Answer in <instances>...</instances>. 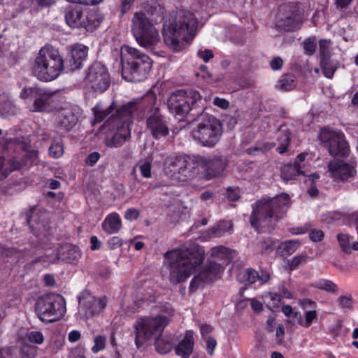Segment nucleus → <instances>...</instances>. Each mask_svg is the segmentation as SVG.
I'll return each instance as SVG.
<instances>
[{"mask_svg":"<svg viewBox=\"0 0 358 358\" xmlns=\"http://www.w3.org/2000/svg\"><path fill=\"white\" fill-rule=\"evenodd\" d=\"M8 164L10 166L9 171L11 172L15 170L20 169L22 167V164L17 159H12L8 161Z\"/></svg>","mask_w":358,"mask_h":358,"instance_id":"nucleus-64","label":"nucleus"},{"mask_svg":"<svg viewBox=\"0 0 358 358\" xmlns=\"http://www.w3.org/2000/svg\"><path fill=\"white\" fill-rule=\"evenodd\" d=\"M27 222L36 236L49 234V213L46 210L37 207L31 208V214L27 216Z\"/></svg>","mask_w":358,"mask_h":358,"instance_id":"nucleus-17","label":"nucleus"},{"mask_svg":"<svg viewBox=\"0 0 358 358\" xmlns=\"http://www.w3.org/2000/svg\"><path fill=\"white\" fill-rule=\"evenodd\" d=\"M78 117L69 108L59 110L57 114L58 124L69 130L77 123Z\"/></svg>","mask_w":358,"mask_h":358,"instance_id":"nucleus-25","label":"nucleus"},{"mask_svg":"<svg viewBox=\"0 0 358 358\" xmlns=\"http://www.w3.org/2000/svg\"><path fill=\"white\" fill-rule=\"evenodd\" d=\"M135 0H122L121 13L125 14L131 8Z\"/></svg>","mask_w":358,"mask_h":358,"instance_id":"nucleus-61","label":"nucleus"},{"mask_svg":"<svg viewBox=\"0 0 358 358\" xmlns=\"http://www.w3.org/2000/svg\"><path fill=\"white\" fill-rule=\"evenodd\" d=\"M122 50L130 57L127 62H122V76L129 82L145 80L152 66V61L146 54L135 48L124 45Z\"/></svg>","mask_w":358,"mask_h":358,"instance_id":"nucleus-6","label":"nucleus"},{"mask_svg":"<svg viewBox=\"0 0 358 358\" xmlns=\"http://www.w3.org/2000/svg\"><path fill=\"white\" fill-rule=\"evenodd\" d=\"M85 13L78 6L69 7L66 10L65 20L67 24L73 28L83 27Z\"/></svg>","mask_w":358,"mask_h":358,"instance_id":"nucleus-21","label":"nucleus"},{"mask_svg":"<svg viewBox=\"0 0 358 358\" xmlns=\"http://www.w3.org/2000/svg\"><path fill=\"white\" fill-rule=\"evenodd\" d=\"M101 22V19L96 12H88L87 13H85L83 27L86 29L87 31H92L100 25Z\"/></svg>","mask_w":358,"mask_h":358,"instance_id":"nucleus-31","label":"nucleus"},{"mask_svg":"<svg viewBox=\"0 0 358 358\" xmlns=\"http://www.w3.org/2000/svg\"><path fill=\"white\" fill-rule=\"evenodd\" d=\"M99 158L100 154L97 152H94L87 157L85 163L90 166H93L97 162Z\"/></svg>","mask_w":358,"mask_h":358,"instance_id":"nucleus-56","label":"nucleus"},{"mask_svg":"<svg viewBox=\"0 0 358 358\" xmlns=\"http://www.w3.org/2000/svg\"><path fill=\"white\" fill-rule=\"evenodd\" d=\"M199 101L201 96L196 91L178 90L168 99V106L171 113L185 115L194 110V107Z\"/></svg>","mask_w":358,"mask_h":358,"instance_id":"nucleus-12","label":"nucleus"},{"mask_svg":"<svg viewBox=\"0 0 358 358\" xmlns=\"http://www.w3.org/2000/svg\"><path fill=\"white\" fill-rule=\"evenodd\" d=\"M329 171L331 176L338 180H346L355 174L353 166L338 159H333L329 163Z\"/></svg>","mask_w":358,"mask_h":358,"instance_id":"nucleus-19","label":"nucleus"},{"mask_svg":"<svg viewBox=\"0 0 358 358\" xmlns=\"http://www.w3.org/2000/svg\"><path fill=\"white\" fill-rule=\"evenodd\" d=\"M226 161L222 157H215L207 162V177L208 179L219 176L226 167Z\"/></svg>","mask_w":358,"mask_h":358,"instance_id":"nucleus-26","label":"nucleus"},{"mask_svg":"<svg viewBox=\"0 0 358 358\" xmlns=\"http://www.w3.org/2000/svg\"><path fill=\"white\" fill-rule=\"evenodd\" d=\"M287 322L292 325L295 324L296 323L301 326L303 325L302 315L299 312H294L292 315V317H289V320H287Z\"/></svg>","mask_w":358,"mask_h":358,"instance_id":"nucleus-55","label":"nucleus"},{"mask_svg":"<svg viewBox=\"0 0 358 358\" xmlns=\"http://www.w3.org/2000/svg\"><path fill=\"white\" fill-rule=\"evenodd\" d=\"M87 54V48L84 45H76L72 47L70 55L71 70L74 71L81 66L83 61Z\"/></svg>","mask_w":358,"mask_h":358,"instance_id":"nucleus-23","label":"nucleus"},{"mask_svg":"<svg viewBox=\"0 0 358 358\" xmlns=\"http://www.w3.org/2000/svg\"><path fill=\"white\" fill-rule=\"evenodd\" d=\"M198 56L201 57L205 62H208L213 57V53L210 50L206 49L203 51H199Z\"/></svg>","mask_w":358,"mask_h":358,"instance_id":"nucleus-58","label":"nucleus"},{"mask_svg":"<svg viewBox=\"0 0 358 358\" xmlns=\"http://www.w3.org/2000/svg\"><path fill=\"white\" fill-rule=\"evenodd\" d=\"M85 304H87V307H83L86 310H88V313L91 315H94L96 313H99L101 312V310H98V305L96 304L95 301L93 302H85Z\"/></svg>","mask_w":358,"mask_h":358,"instance_id":"nucleus-57","label":"nucleus"},{"mask_svg":"<svg viewBox=\"0 0 358 358\" xmlns=\"http://www.w3.org/2000/svg\"><path fill=\"white\" fill-rule=\"evenodd\" d=\"M232 227L229 222H220L216 226L210 228L207 234L210 238L220 237Z\"/></svg>","mask_w":358,"mask_h":358,"instance_id":"nucleus-33","label":"nucleus"},{"mask_svg":"<svg viewBox=\"0 0 358 358\" xmlns=\"http://www.w3.org/2000/svg\"><path fill=\"white\" fill-rule=\"evenodd\" d=\"M131 31L138 43L144 48L157 45L160 36L150 20L143 13H135L132 19Z\"/></svg>","mask_w":358,"mask_h":358,"instance_id":"nucleus-10","label":"nucleus"},{"mask_svg":"<svg viewBox=\"0 0 358 358\" xmlns=\"http://www.w3.org/2000/svg\"><path fill=\"white\" fill-rule=\"evenodd\" d=\"M164 166L167 174L181 182L187 181L198 174L196 163L187 156L169 157Z\"/></svg>","mask_w":358,"mask_h":358,"instance_id":"nucleus-11","label":"nucleus"},{"mask_svg":"<svg viewBox=\"0 0 358 358\" xmlns=\"http://www.w3.org/2000/svg\"><path fill=\"white\" fill-rule=\"evenodd\" d=\"M86 83L97 92H105L110 86V78L106 67L100 62H94L87 69Z\"/></svg>","mask_w":358,"mask_h":358,"instance_id":"nucleus-15","label":"nucleus"},{"mask_svg":"<svg viewBox=\"0 0 358 358\" xmlns=\"http://www.w3.org/2000/svg\"><path fill=\"white\" fill-rule=\"evenodd\" d=\"M33 69L39 80L52 81L63 71L64 60L57 49L51 45H45L35 58Z\"/></svg>","mask_w":358,"mask_h":358,"instance_id":"nucleus-5","label":"nucleus"},{"mask_svg":"<svg viewBox=\"0 0 358 358\" xmlns=\"http://www.w3.org/2000/svg\"><path fill=\"white\" fill-rule=\"evenodd\" d=\"M278 27L285 31H293L302 22L300 8L298 3L289 2L279 7L278 12Z\"/></svg>","mask_w":358,"mask_h":358,"instance_id":"nucleus-14","label":"nucleus"},{"mask_svg":"<svg viewBox=\"0 0 358 358\" xmlns=\"http://www.w3.org/2000/svg\"><path fill=\"white\" fill-rule=\"evenodd\" d=\"M227 196L229 201H236L240 198V190L238 188L229 187L227 191Z\"/></svg>","mask_w":358,"mask_h":358,"instance_id":"nucleus-51","label":"nucleus"},{"mask_svg":"<svg viewBox=\"0 0 358 358\" xmlns=\"http://www.w3.org/2000/svg\"><path fill=\"white\" fill-rule=\"evenodd\" d=\"M78 257H80V252L76 247L71 245H64L61 247L58 254L50 262L55 263L57 261L62 260L73 263Z\"/></svg>","mask_w":358,"mask_h":358,"instance_id":"nucleus-22","label":"nucleus"},{"mask_svg":"<svg viewBox=\"0 0 358 358\" xmlns=\"http://www.w3.org/2000/svg\"><path fill=\"white\" fill-rule=\"evenodd\" d=\"M291 138L292 134L288 129H280V134L277 138L279 145L276 149L278 153L283 154L287 151Z\"/></svg>","mask_w":358,"mask_h":358,"instance_id":"nucleus-30","label":"nucleus"},{"mask_svg":"<svg viewBox=\"0 0 358 358\" xmlns=\"http://www.w3.org/2000/svg\"><path fill=\"white\" fill-rule=\"evenodd\" d=\"M95 301L96 304L98 305V310L102 311L106 306V299L105 297L101 299H96L90 294L83 295L79 296V306L80 307H87L85 302H93Z\"/></svg>","mask_w":358,"mask_h":358,"instance_id":"nucleus-35","label":"nucleus"},{"mask_svg":"<svg viewBox=\"0 0 358 358\" xmlns=\"http://www.w3.org/2000/svg\"><path fill=\"white\" fill-rule=\"evenodd\" d=\"M319 48L322 58L329 57L330 41L320 40Z\"/></svg>","mask_w":358,"mask_h":358,"instance_id":"nucleus-46","label":"nucleus"},{"mask_svg":"<svg viewBox=\"0 0 358 358\" xmlns=\"http://www.w3.org/2000/svg\"><path fill=\"white\" fill-rule=\"evenodd\" d=\"M38 90L37 87H29V88H24L20 94V97L22 99H27L29 97L35 98V96Z\"/></svg>","mask_w":358,"mask_h":358,"instance_id":"nucleus-52","label":"nucleus"},{"mask_svg":"<svg viewBox=\"0 0 358 358\" xmlns=\"http://www.w3.org/2000/svg\"><path fill=\"white\" fill-rule=\"evenodd\" d=\"M319 138L328 148L329 153L331 156L347 157L349 155V145L342 131L325 127L321 130Z\"/></svg>","mask_w":358,"mask_h":358,"instance_id":"nucleus-13","label":"nucleus"},{"mask_svg":"<svg viewBox=\"0 0 358 358\" xmlns=\"http://www.w3.org/2000/svg\"><path fill=\"white\" fill-rule=\"evenodd\" d=\"M112 106L103 109L100 106H96L94 108V113L96 120L99 122L102 121L106 118L112 111Z\"/></svg>","mask_w":358,"mask_h":358,"instance_id":"nucleus-43","label":"nucleus"},{"mask_svg":"<svg viewBox=\"0 0 358 358\" xmlns=\"http://www.w3.org/2000/svg\"><path fill=\"white\" fill-rule=\"evenodd\" d=\"M147 126L152 135L157 139L166 136L169 133L166 121L158 108H155L150 111V114L147 119Z\"/></svg>","mask_w":358,"mask_h":358,"instance_id":"nucleus-18","label":"nucleus"},{"mask_svg":"<svg viewBox=\"0 0 358 358\" xmlns=\"http://www.w3.org/2000/svg\"><path fill=\"white\" fill-rule=\"evenodd\" d=\"M303 49L306 55H312L316 50V38L315 37L308 38L303 43Z\"/></svg>","mask_w":358,"mask_h":358,"instance_id":"nucleus-44","label":"nucleus"},{"mask_svg":"<svg viewBox=\"0 0 358 358\" xmlns=\"http://www.w3.org/2000/svg\"><path fill=\"white\" fill-rule=\"evenodd\" d=\"M137 109V102H129L117 110L116 115H112L107 121L108 126H112L114 130V133L108 134L105 138L107 147H121L131 138L129 126L132 123L133 115Z\"/></svg>","mask_w":358,"mask_h":358,"instance_id":"nucleus-4","label":"nucleus"},{"mask_svg":"<svg viewBox=\"0 0 358 358\" xmlns=\"http://www.w3.org/2000/svg\"><path fill=\"white\" fill-rule=\"evenodd\" d=\"M282 64V59L279 57H274L270 62L271 67L273 70H278L281 69Z\"/></svg>","mask_w":358,"mask_h":358,"instance_id":"nucleus-63","label":"nucleus"},{"mask_svg":"<svg viewBox=\"0 0 358 358\" xmlns=\"http://www.w3.org/2000/svg\"><path fill=\"white\" fill-rule=\"evenodd\" d=\"M316 287L331 293H336L338 291L337 285L329 280H320L317 283Z\"/></svg>","mask_w":358,"mask_h":358,"instance_id":"nucleus-39","label":"nucleus"},{"mask_svg":"<svg viewBox=\"0 0 358 358\" xmlns=\"http://www.w3.org/2000/svg\"><path fill=\"white\" fill-rule=\"evenodd\" d=\"M337 239L342 250L346 253L351 252V245H350V237L345 234H338Z\"/></svg>","mask_w":358,"mask_h":358,"instance_id":"nucleus-40","label":"nucleus"},{"mask_svg":"<svg viewBox=\"0 0 358 358\" xmlns=\"http://www.w3.org/2000/svg\"><path fill=\"white\" fill-rule=\"evenodd\" d=\"M301 169V165L296 162L284 165L281 169V177L285 181L293 180L297 176L303 175Z\"/></svg>","mask_w":358,"mask_h":358,"instance_id":"nucleus-27","label":"nucleus"},{"mask_svg":"<svg viewBox=\"0 0 358 358\" xmlns=\"http://www.w3.org/2000/svg\"><path fill=\"white\" fill-rule=\"evenodd\" d=\"M194 333L192 331H187L184 338L179 343L176 348L177 355L184 358L188 357L193 351L194 348Z\"/></svg>","mask_w":358,"mask_h":358,"instance_id":"nucleus-24","label":"nucleus"},{"mask_svg":"<svg viewBox=\"0 0 358 358\" xmlns=\"http://www.w3.org/2000/svg\"><path fill=\"white\" fill-rule=\"evenodd\" d=\"M138 167L143 177L145 178H150L152 177L150 159H145L139 164Z\"/></svg>","mask_w":358,"mask_h":358,"instance_id":"nucleus-45","label":"nucleus"},{"mask_svg":"<svg viewBox=\"0 0 358 358\" xmlns=\"http://www.w3.org/2000/svg\"><path fill=\"white\" fill-rule=\"evenodd\" d=\"M321 67L325 77L332 78L338 68V63L332 61L329 57L321 58Z\"/></svg>","mask_w":358,"mask_h":358,"instance_id":"nucleus-32","label":"nucleus"},{"mask_svg":"<svg viewBox=\"0 0 358 358\" xmlns=\"http://www.w3.org/2000/svg\"><path fill=\"white\" fill-rule=\"evenodd\" d=\"M296 85V77L293 74H285L279 80L278 87L283 91H289Z\"/></svg>","mask_w":358,"mask_h":358,"instance_id":"nucleus-34","label":"nucleus"},{"mask_svg":"<svg viewBox=\"0 0 358 358\" xmlns=\"http://www.w3.org/2000/svg\"><path fill=\"white\" fill-rule=\"evenodd\" d=\"M34 310L43 323H51L59 320L66 311L64 298L57 294H48L38 298Z\"/></svg>","mask_w":358,"mask_h":358,"instance_id":"nucleus-8","label":"nucleus"},{"mask_svg":"<svg viewBox=\"0 0 358 358\" xmlns=\"http://www.w3.org/2000/svg\"><path fill=\"white\" fill-rule=\"evenodd\" d=\"M228 249L222 245H219L213 248L210 250V256L215 257L219 258H223L226 255H227Z\"/></svg>","mask_w":358,"mask_h":358,"instance_id":"nucleus-47","label":"nucleus"},{"mask_svg":"<svg viewBox=\"0 0 358 358\" xmlns=\"http://www.w3.org/2000/svg\"><path fill=\"white\" fill-rule=\"evenodd\" d=\"M216 341L212 337H208L206 340V350L210 355H213L216 346Z\"/></svg>","mask_w":358,"mask_h":358,"instance_id":"nucleus-59","label":"nucleus"},{"mask_svg":"<svg viewBox=\"0 0 358 358\" xmlns=\"http://www.w3.org/2000/svg\"><path fill=\"white\" fill-rule=\"evenodd\" d=\"M198 20L189 12L180 10L174 18H170L164 24V43L173 51L182 50L185 43L192 40L196 34Z\"/></svg>","mask_w":358,"mask_h":358,"instance_id":"nucleus-2","label":"nucleus"},{"mask_svg":"<svg viewBox=\"0 0 358 358\" xmlns=\"http://www.w3.org/2000/svg\"><path fill=\"white\" fill-rule=\"evenodd\" d=\"M290 203L289 196L286 193H282L273 198L262 199L256 202L252 213L250 217V222L254 228H268L270 231L273 229L271 223L281 219Z\"/></svg>","mask_w":358,"mask_h":358,"instance_id":"nucleus-3","label":"nucleus"},{"mask_svg":"<svg viewBox=\"0 0 358 358\" xmlns=\"http://www.w3.org/2000/svg\"><path fill=\"white\" fill-rule=\"evenodd\" d=\"M28 338L30 342L36 344H41L44 341V337L40 331H31L28 335Z\"/></svg>","mask_w":358,"mask_h":358,"instance_id":"nucleus-49","label":"nucleus"},{"mask_svg":"<svg viewBox=\"0 0 358 358\" xmlns=\"http://www.w3.org/2000/svg\"><path fill=\"white\" fill-rule=\"evenodd\" d=\"M340 306L342 308L351 309L352 308V296H341L338 299Z\"/></svg>","mask_w":358,"mask_h":358,"instance_id":"nucleus-50","label":"nucleus"},{"mask_svg":"<svg viewBox=\"0 0 358 358\" xmlns=\"http://www.w3.org/2000/svg\"><path fill=\"white\" fill-rule=\"evenodd\" d=\"M103 230L108 234H114L121 227V220L117 213H112L106 217L102 224Z\"/></svg>","mask_w":358,"mask_h":358,"instance_id":"nucleus-29","label":"nucleus"},{"mask_svg":"<svg viewBox=\"0 0 358 358\" xmlns=\"http://www.w3.org/2000/svg\"><path fill=\"white\" fill-rule=\"evenodd\" d=\"M204 256L203 248L199 245L167 251L164 257L169 272V280L173 284L185 281L203 262Z\"/></svg>","mask_w":358,"mask_h":358,"instance_id":"nucleus-1","label":"nucleus"},{"mask_svg":"<svg viewBox=\"0 0 358 358\" xmlns=\"http://www.w3.org/2000/svg\"><path fill=\"white\" fill-rule=\"evenodd\" d=\"M258 273L252 268H247L241 272L238 275V280L246 285H250L256 282Z\"/></svg>","mask_w":358,"mask_h":358,"instance_id":"nucleus-36","label":"nucleus"},{"mask_svg":"<svg viewBox=\"0 0 358 358\" xmlns=\"http://www.w3.org/2000/svg\"><path fill=\"white\" fill-rule=\"evenodd\" d=\"M139 213L136 209L130 208L125 213V218L129 220H133L138 218Z\"/></svg>","mask_w":358,"mask_h":358,"instance_id":"nucleus-62","label":"nucleus"},{"mask_svg":"<svg viewBox=\"0 0 358 358\" xmlns=\"http://www.w3.org/2000/svg\"><path fill=\"white\" fill-rule=\"evenodd\" d=\"M174 344V338L172 335H163L157 338L155 342L156 350L161 354L170 352Z\"/></svg>","mask_w":358,"mask_h":358,"instance_id":"nucleus-28","label":"nucleus"},{"mask_svg":"<svg viewBox=\"0 0 358 358\" xmlns=\"http://www.w3.org/2000/svg\"><path fill=\"white\" fill-rule=\"evenodd\" d=\"M317 317V313L315 310H308L305 313L306 322L303 323V327H309L313 321Z\"/></svg>","mask_w":358,"mask_h":358,"instance_id":"nucleus-53","label":"nucleus"},{"mask_svg":"<svg viewBox=\"0 0 358 358\" xmlns=\"http://www.w3.org/2000/svg\"><path fill=\"white\" fill-rule=\"evenodd\" d=\"M50 155L54 158H59L64 153V148L62 139L60 138H55L52 144L49 148Z\"/></svg>","mask_w":358,"mask_h":358,"instance_id":"nucleus-37","label":"nucleus"},{"mask_svg":"<svg viewBox=\"0 0 358 358\" xmlns=\"http://www.w3.org/2000/svg\"><path fill=\"white\" fill-rule=\"evenodd\" d=\"M106 336L98 335L94 338V345L92 348V350L94 353H97L101 350H103L106 346Z\"/></svg>","mask_w":358,"mask_h":358,"instance_id":"nucleus-42","label":"nucleus"},{"mask_svg":"<svg viewBox=\"0 0 358 358\" xmlns=\"http://www.w3.org/2000/svg\"><path fill=\"white\" fill-rule=\"evenodd\" d=\"M15 113V107L12 103L6 99H0V114L2 115H9Z\"/></svg>","mask_w":358,"mask_h":358,"instance_id":"nucleus-38","label":"nucleus"},{"mask_svg":"<svg viewBox=\"0 0 358 358\" xmlns=\"http://www.w3.org/2000/svg\"><path fill=\"white\" fill-rule=\"evenodd\" d=\"M213 103L215 106L220 107L222 109H226L229 107V101L225 99L216 97L213 100Z\"/></svg>","mask_w":358,"mask_h":358,"instance_id":"nucleus-60","label":"nucleus"},{"mask_svg":"<svg viewBox=\"0 0 358 358\" xmlns=\"http://www.w3.org/2000/svg\"><path fill=\"white\" fill-rule=\"evenodd\" d=\"M54 94L47 90L38 88L34 103V110L49 111L52 107Z\"/></svg>","mask_w":358,"mask_h":358,"instance_id":"nucleus-20","label":"nucleus"},{"mask_svg":"<svg viewBox=\"0 0 358 358\" xmlns=\"http://www.w3.org/2000/svg\"><path fill=\"white\" fill-rule=\"evenodd\" d=\"M324 232L320 229H314L309 234L310 239L313 242H320L324 238Z\"/></svg>","mask_w":358,"mask_h":358,"instance_id":"nucleus-54","label":"nucleus"},{"mask_svg":"<svg viewBox=\"0 0 358 358\" xmlns=\"http://www.w3.org/2000/svg\"><path fill=\"white\" fill-rule=\"evenodd\" d=\"M299 245L300 243L299 241L289 240L283 242L281 245V247L287 255H292L297 250Z\"/></svg>","mask_w":358,"mask_h":358,"instance_id":"nucleus-41","label":"nucleus"},{"mask_svg":"<svg viewBox=\"0 0 358 358\" xmlns=\"http://www.w3.org/2000/svg\"><path fill=\"white\" fill-rule=\"evenodd\" d=\"M169 324L168 318L162 315L145 317L136 320L134 325L135 343L138 348L153 337L161 335Z\"/></svg>","mask_w":358,"mask_h":358,"instance_id":"nucleus-9","label":"nucleus"},{"mask_svg":"<svg viewBox=\"0 0 358 358\" xmlns=\"http://www.w3.org/2000/svg\"><path fill=\"white\" fill-rule=\"evenodd\" d=\"M223 268L220 264L210 262L191 280L189 289L195 291L215 279L220 278Z\"/></svg>","mask_w":358,"mask_h":358,"instance_id":"nucleus-16","label":"nucleus"},{"mask_svg":"<svg viewBox=\"0 0 358 358\" xmlns=\"http://www.w3.org/2000/svg\"><path fill=\"white\" fill-rule=\"evenodd\" d=\"M222 133V125L218 119L211 115L201 114L191 134L201 145L213 148L218 143Z\"/></svg>","mask_w":358,"mask_h":358,"instance_id":"nucleus-7","label":"nucleus"},{"mask_svg":"<svg viewBox=\"0 0 358 358\" xmlns=\"http://www.w3.org/2000/svg\"><path fill=\"white\" fill-rule=\"evenodd\" d=\"M307 257L305 255H298L294 257L289 262V266L290 270L296 269L299 264L306 262Z\"/></svg>","mask_w":358,"mask_h":358,"instance_id":"nucleus-48","label":"nucleus"}]
</instances>
